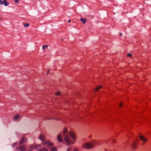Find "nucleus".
<instances>
[{
  "label": "nucleus",
  "instance_id": "f257e3e1",
  "mask_svg": "<svg viewBox=\"0 0 151 151\" xmlns=\"http://www.w3.org/2000/svg\"><path fill=\"white\" fill-rule=\"evenodd\" d=\"M96 143L94 142H93L91 143L86 142L83 145L82 147L86 149H91L95 147L94 145Z\"/></svg>",
  "mask_w": 151,
  "mask_h": 151
},
{
  "label": "nucleus",
  "instance_id": "f03ea898",
  "mask_svg": "<svg viewBox=\"0 0 151 151\" xmlns=\"http://www.w3.org/2000/svg\"><path fill=\"white\" fill-rule=\"evenodd\" d=\"M63 138L66 145H71L74 144V142L72 141L69 135L63 137Z\"/></svg>",
  "mask_w": 151,
  "mask_h": 151
},
{
  "label": "nucleus",
  "instance_id": "7ed1b4c3",
  "mask_svg": "<svg viewBox=\"0 0 151 151\" xmlns=\"http://www.w3.org/2000/svg\"><path fill=\"white\" fill-rule=\"evenodd\" d=\"M140 140L142 141L143 143H145L147 141V139L142 135L139 136Z\"/></svg>",
  "mask_w": 151,
  "mask_h": 151
},
{
  "label": "nucleus",
  "instance_id": "20e7f679",
  "mask_svg": "<svg viewBox=\"0 0 151 151\" xmlns=\"http://www.w3.org/2000/svg\"><path fill=\"white\" fill-rule=\"evenodd\" d=\"M69 135L71 137L73 140H75L76 139V135L75 134L72 132H69Z\"/></svg>",
  "mask_w": 151,
  "mask_h": 151
},
{
  "label": "nucleus",
  "instance_id": "39448f33",
  "mask_svg": "<svg viewBox=\"0 0 151 151\" xmlns=\"http://www.w3.org/2000/svg\"><path fill=\"white\" fill-rule=\"evenodd\" d=\"M63 132V137L69 135V132H68L67 129L65 127L64 128Z\"/></svg>",
  "mask_w": 151,
  "mask_h": 151
},
{
  "label": "nucleus",
  "instance_id": "423d86ee",
  "mask_svg": "<svg viewBox=\"0 0 151 151\" xmlns=\"http://www.w3.org/2000/svg\"><path fill=\"white\" fill-rule=\"evenodd\" d=\"M57 139L58 141L60 142H62L63 141V139L60 134H58L57 137Z\"/></svg>",
  "mask_w": 151,
  "mask_h": 151
},
{
  "label": "nucleus",
  "instance_id": "0eeeda50",
  "mask_svg": "<svg viewBox=\"0 0 151 151\" xmlns=\"http://www.w3.org/2000/svg\"><path fill=\"white\" fill-rule=\"evenodd\" d=\"M39 138L42 141H43L45 140V137L44 135L41 134L39 136Z\"/></svg>",
  "mask_w": 151,
  "mask_h": 151
},
{
  "label": "nucleus",
  "instance_id": "6e6552de",
  "mask_svg": "<svg viewBox=\"0 0 151 151\" xmlns=\"http://www.w3.org/2000/svg\"><path fill=\"white\" fill-rule=\"evenodd\" d=\"M53 143L50 142V141L49 140L47 144V147H51L53 146Z\"/></svg>",
  "mask_w": 151,
  "mask_h": 151
},
{
  "label": "nucleus",
  "instance_id": "1a4fd4ad",
  "mask_svg": "<svg viewBox=\"0 0 151 151\" xmlns=\"http://www.w3.org/2000/svg\"><path fill=\"white\" fill-rule=\"evenodd\" d=\"M37 151H48V150L46 148H42L39 149Z\"/></svg>",
  "mask_w": 151,
  "mask_h": 151
},
{
  "label": "nucleus",
  "instance_id": "9d476101",
  "mask_svg": "<svg viewBox=\"0 0 151 151\" xmlns=\"http://www.w3.org/2000/svg\"><path fill=\"white\" fill-rule=\"evenodd\" d=\"M80 20L83 22L84 24H85L86 21V19L84 18H81L80 19Z\"/></svg>",
  "mask_w": 151,
  "mask_h": 151
},
{
  "label": "nucleus",
  "instance_id": "9b49d317",
  "mask_svg": "<svg viewBox=\"0 0 151 151\" xmlns=\"http://www.w3.org/2000/svg\"><path fill=\"white\" fill-rule=\"evenodd\" d=\"M20 117V115L18 114H17L16 115H15L14 117V120H17L18 118H19Z\"/></svg>",
  "mask_w": 151,
  "mask_h": 151
},
{
  "label": "nucleus",
  "instance_id": "f8f14e48",
  "mask_svg": "<svg viewBox=\"0 0 151 151\" xmlns=\"http://www.w3.org/2000/svg\"><path fill=\"white\" fill-rule=\"evenodd\" d=\"M102 87V86L101 85L100 86H99L97 87L95 89V92H96V91L99 90Z\"/></svg>",
  "mask_w": 151,
  "mask_h": 151
},
{
  "label": "nucleus",
  "instance_id": "ddd939ff",
  "mask_svg": "<svg viewBox=\"0 0 151 151\" xmlns=\"http://www.w3.org/2000/svg\"><path fill=\"white\" fill-rule=\"evenodd\" d=\"M19 148L20 151H24L25 150V148L24 146H20Z\"/></svg>",
  "mask_w": 151,
  "mask_h": 151
},
{
  "label": "nucleus",
  "instance_id": "4468645a",
  "mask_svg": "<svg viewBox=\"0 0 151 151\" xmlns=\"http://www.w3.org/2000/svg\"><path fill=\"white\" fill-rule=\"evenodd\" d=\"M26 141V139H25L24 138H22L20 140V142H19L20 144H22L24 143Z\"/></svg>",
  "mask_w": 151,
  "mask_h": 151
},
{
  "label": "nucleus",
  "instance_id": "2eb2a0df",
  "mask_svg": "<svg viewBox=\"0 0 151 151\" xmlns=\"http://www.w3.org/2000/svg\"><path fill=\"white\" fill-rule=\"evenodd\" d=\"M7 2V1L6 0H4L3 1V3L4 4V5L5 6H7L9 5V4Z\"/></svg>",
  "mask_w": 151,
  "mask_h": 151
},
{
  "label": "nucleus",
  "instance_id": "dca6fc26",
  "mask_svg": "<svg viewBox=\"0 0 151 151\" xmlns=\"http://www.w3.org/2000/svg\"><path fill=\"white\" fill-rule=\"evenodd\" d=\"M72 148V146H69L68 147L66 151H70Z\"/></svg>",
  "mask_w": 151,
  "mask_h": 151
},
{
  "label": "nucleus",
  "instance_id": "f3484780",
  "mask_svg": "<svg viewBox=\"0 0 151 151\" xmlns=\"http://www.w3.org/2000/svg\"><path fill=\"white\" fill-rule=\"evenodd\" d=\"M41 147V145L40 144L38 145H36L35 146V148L36 149H37L38 147Z\"/></svg>",
  "mask_w": 151,
  "mask_h": 151
},
{
  "label": "nucleus",
  "instance_id": "a211bd4d",
  "mask_svg": "<svg viewBox=\"0 0 151 151\" xmlns=\"http://www.w3.org/2000/svg\"><path fill=\"white\" fill-rule=\"evenodd\" d=\"M51 151H57V149L56 147H53L51 149Z\"/></svg>",
  "mask_w": 151,
  "mask_h": 151
},
{
  "label": "nucleus",
  "instance_id": "6ab92c4d",
  "mask_svg": "<svg viewBox=\"0 0 151 151\" xmlns=\"http://www.w3.org/2000/svg\"><path fill=\"white\" fill-rule=\"evenodd\" d=\"M48 47V46L47 45H45L42 46V49H44L45 48H46V47L47 48Z\"/></svg>",
  "mask_w": 151,
  "mask_h": 151
},
{
  "label": "nucleus",
  "instance_id": "aec40b11",
  "mask_svg": "<svg viewBox=\"0 0 151 151\" xmlns=\"http://www.w3.org/2000/svg\"><path fill=\"white\" fill-rule=\"evenodd\" d=\"M24 25L25 27H28L29 26V23H27V24L24 23Z\"/></svg>",
  "mask_w": 151,
  "mask_h": 151
},
{
  "label": "nucleus",
  "instance_id": "412c9836",
  "mask_svg": "<svg viewBox=\"0 0 151 151\" xmlns=\"http://www.w3.org/2000/svg\"><path fill=\"white\" fill-rule=\"evenodd\" d=\"M136 143L135 142H134L133 143V144H132V146L134 147V148L135 147V146H136Z\"/></svg>",
  "mask_w": 151,
  "mask_h": 151
},
{
  "label": "nucleus",
  "instance_id": "4be33fe9",
  "mask_svg": "<svg viewBox=\"0 0 151 151\" xmlns=\"http://www.w3.org/2000/svg\"><path fill=\"white\" fill-rule=\"evenodd\" d=\"M17 142L14 143L12 144V146L13 147H14L17 145Z\"/></svg>",
  "mask_w": 151,
  "mask_h": 151
},
{
  "label": "nucleus",
  "instance_id": "5701e85b",
  "mask_svg": "<svg viewBox=\"0 0 151 151\" xmlns=\"http://www.w3.org/2000/svg\"><path fill=\"white\" fill-rule=\"evenodd\" d=\"M48 141L49 140H47V141H46V142H44V143H43V144L44 145H46V144H48Z\"/></svg>",
  "mask_w": 151,
  "mask_h": 151
},
{
  "label": "nucleus",
  "instance_id": "b1692460",
  "mask_svg": "<svg viewBox=\"0 0 151 151\" xmlns=\"http://www.w3.org/2000/svg\"><path fill=\"white\" fill-rule=\"evenodd\" d=\"M55 95L57 96H58L60 95V92H58L57 93H55Z\"/></svg>",
  "mask_w": 151,
  "mask_h": 151
},
{
  "label": "nucleus",
  "instance_id": "393cba45",
  "mask_svg": "<svg viewBox=\"0 0 151 151\" xmlns=\"http://www.w3.org/2000/svg\"><path fill=\"white\" fill-rule=\"evenodd\" d=\"M127 56L129 57H131L132 56V55L130 53H128L127 54Z\"/></svg>",
  "mask_w": 151,
  "mask_h": 151
},
{
  "label": "nucleus",
  "instance_id": "a878e982",
  "mask_svg": "<svg viewBox=\"0 0 151 151\" xmlns=\"http://www.w3.org/2000/svg\"><path fill=\"white\" fill-rule=\"evenodd\" d=\"M73 151H78V150L77 148H74L73 150Z\"/></svg>",
  "mask_w": 151,
  "mask_h": 151
},
{
  "label": "nucleus",
  "instance_id": "bb28decb",
  "mask_svg": "<svg viewBox=\"0 0 151 151\" xmlns=\"http://www.w3.org/2000/svg\"><path fill=\"white\" fill-rule=\"evenodd\" d=\"M15 1L16 3H18L19 2V0H15Z\"/></svg>",
  "mask_w": 151,
  "mask_h": 151
},
{
  "label": "nucleus",
  "instance_id": "cd10ccee",
  "mask_svg": "<svg viewBox=\"0 0 151 151\" xmlns=\"http://www.w3.org/2000/svg\"><path fill=\"white\" fill-rule=\"evenodd\" d=\"M3 2L1 0H0V5H2L3 4Z\"/></svg>",
  "mask_w": 151,
  "mask_h": 151
},
{
  "label": "nucleus",
  "instance_id": "c85d7f7f",
  "mask_svg": "<svg viewBox=\"0 0 151 151\" xmlns=\"http://www.w3.org/2000/svg\"><path fill=\"white\" fill-rule=\"evenodd\" d=\"M30 149H33L34 148V147L33 145H31L30 146Z\"/></svg>",
  "mask_w": 151,
  "mask_h": 151
},
{
  "label": "nucleus",
  "instance_id": "c756f323",
  "mask_svg": "<svg viewBox=\"0 0 151 151\" xmlns=\"http://www.w3.org/2000/svg\"><path fill=\"white\" fill-rule=\"evenodd\" d=\"M112 142L113 143H115L116 142V140L115 139H114L112 140Z\"/></svg>",
  "mask_w": 151,
  "mask_h": 151
},
{
  "label": "nucleus",
  "instance_id": "7c9ffc66",
  "mask_svg": "<svg viewBox=\"0 0 151 151\" xmlns=\"http://www.w3.org/2000/svg\"><path fill=\"white\" fill-rule=\"evenodd\" d=\"M123 104L122 103H120V104H119L120 107H121L122 106V105Z\"/></svg>",
  "mask_w": 151,
  "mask_h": 151
},
{
  "label": "nucleus",
  "instance_id": "2f4dec72",
  "mask_svg": "<svg viewBox=\"0 0 151 151\" xmlns=\"http://www.w3.org/2000/svg\"><path fill=\"white\" fill-rule=\"evenodd\" d=\"M49 72H50V70H48V71L47 72V73H47V74H48L49 73Z\"/></svg>",
  "mask_w": 151,
  "mask_h": 151
},
{
  "label": "nucleus",
  "instance_id": "473e14b6",
  "mask_svg": "<svg viewBox=\"0 0 151 151\" xmlns=\"http://www.w3.org/2000/svg\"><path fill=\"white\" fill-rule=\"evenodd\" d=\"M68 22L70 23V22L71 21H70V20H69L68 21Z\"/></svg>",
  "mask_w": 151,
  "mask_h": 151
},
{
  "label": "nucleus",
  "instance_id": "72a5a7b5",
  "mask_svg": "<svg viewBox=\"0 0 151 151\" xmlns=\"http://www.w3.org/2000/svg\"><path fill=\"white\" fill-rule=\"evenodd\" d=\"M120 36H122V34L121 33V34H120Z\"/></svg>",
  "mask_w": 151,
  "mask_h": 151
}]
</instances>
